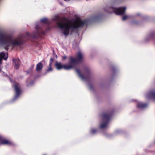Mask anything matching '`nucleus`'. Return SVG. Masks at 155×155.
Instances as JSON below:
<instances>
[{
  "mask_svg": "<svg viewBox=\"0 0 155 155\" xmlns=\"http://www.w3.org/2000/svg\"><path fill=\"white\" fill-rule=\"evenodd\" d=\"M20 38L18 37L14 38L12 36L8 35L4 37L3 38L0 40V45L4 46L5 49L6 47L11 45H18L20 43Z\"/></svg>",
  "mask_w": 155,
  "mask_h": 155,
  "instance_id": "nucleus-2",
  "label": "nucleus"
},
{
  "mask_svg": "<svg viewBox=\"0 0 155 155\" xmlns=\"http://www.w3.org/2000/svg\"><path fill=\"white\" fill-rule=\"evenodd\" d=\"M85 21L81 20L79 18H78L74 21H68L66 22H58L57 25L61 29V31L65 35H69L73 29L79 26L84 25Z\"/></svg>",
  "mask_w": 155,
  "mask_h": 155,
  "instance_id": "nucleus-1",
  "label": "nucleus"
},
{
  "mask_svg": "<svg viewBox=\"0 0 155 155\" xmlns=\"http://www.w3.org/2000/svg\"><path fill=\"white\" fill-rule=\"evenodd\" d=\"M51 63H50V64H49V66H50V67L48 69V70H47V71H52V68L51 67Z\"/></svg>",
  "mask_w": 155,
  "mask_h": 155,
  "instance_id": "nucleus-15",
  "label": "nucleus"
},
{
  "mask_svg": "<svg viewBox=\"0 0 155 155\" xmlns=\"http://www.w3.org/2000/svg\"><path fill=\"white\" fill-rule=\"evenodd\" d=\"M63 58L64 59H66V57H65V56L63 57Z\"/></svg>",
  "mask_w": 155,
  "mask_h": 155,
  "instance_id": "nucleus-18",
  "label": "nucleus"
},
{
  "mask_svg": "<svg viewBox=\"0 0 155 155\" xmlns=\"http://www.w3.org/2000/svg\"><path fill=\"white\" fill-rule=\"evenodd\" d=\"M0 64H1V61L2 58L5 60H6L8 57V54L7 53L5 54L3 52L0 53Z\"/></svg>",
  "mask_w": 155,
  "mask_h": 155,
  "instance_id": "nucleus-7",
  "label": "nucleus"
},
{
  "mask_svg": "<svg viewBox=\"0 0 155 155\" xmlns=\"http://www.w3.org/2000/svg\"><path fill=\"white\" fill-rule=\"evenodd\" d=\"M43 68V65L41 63H39L38 64L36 67V70L37 71H40Z\"/></svg>",
  "mask_w": 155,
  "mask_h": 155,
  "instance_id": "nucleus-8",
  "label": "nucleus"
},
{
  "mask_svg": "<svg viewBox=\"0 0 155 155\" xmlns=\"http://www.w3.org/2000/svg\"><path fill=\"white\" fill-rule=\"evenodd\" d=\"M57 69L59 70L62 69L69 70L73 68V66L71 64H63L61 62H56L55 64Z\"/></svg>",
  "mask_w": 155,
  "mask_h": 155,
  "instance_id": "nucleus-3",
  "label": "nucleus"
},
{
  "mask_svg": "<svg viewBox=\"0 0 155 155\" xmlns=\"http://www.w3.org/2000/svg\"><path fill=\"white\" fill-rule=\"evenodd\" d=\"M146 106V105L141 102L138 103L137 105V107L140 108H143L145 107Z\"/></svg>",
  "mask_w": 155,
  "mask_h": 155,
  "instance_id": "nucleus-10",
  "label": "nucleus"
},
{
  "mask_svg": "<svg viewBox=\"0 0 155 155\" xmlns=\"http://www.w3.org/2000/svg\"><path fill=\"white\" fill-rule=\"evenodd\" d=\"M96 130L95 129H92L91 130V132L92 133H94L95 132Z\"/></svg>",
  "mask_w": 155,
  "mask_h": 155,
  "instance_id": "nucleus-17",
  "label": "nucleus"
},
{
  "mask_svg": "<svg viewBox=\"0 0 155 155\" xmlns=\"http://www.w3.org/2000/svg\"><path fill=\"white\" fill-rule=\"evenodd\" d=\"M41 21L43 23H46L47 21V19L46 18H44L41 20Z\"/></svg>",
  "mask_w": 155,
  "mask_h": 155,
  "instance_id": "nucleus-14",
  "label": "nucleus"
},
{
  "mask_svg": "<svg viewBox=\"0 0 155 155\" xmlns=\"http://www.w3.org/2000/svg\"><path fill=\"white\" fill-rule=\"evenodd\" d=\"M129 16L128 15H125L123 16L122 19L123 20H126L129 18Z\"/></svg>",
  "mask_w": 155,
  "mask_h": 155,
  "instance_id": "nucleus-13",
  "label": "nucleus"
},
{
  "mask_svg": "<svg viewBox=\"0 0 155 155\" xmlns=\"http://www.w3.org/2000/svg\"><path fill=\"white\" fill-rule=\"evenodd\" d=\"M1 143L2 144H11V142L10 141L6 139H3L1 141Z\"/></svg>",
  "mask_w": 155,
  "mask_h": 155,
  "instance_id": "nucleus-11",
  "label": "nucleus"
},
{
  "mask_svg": "<svg viewBox=\"0 0 155 155\" xmlns=\"http://www.w3.org/2000/svg\"><path fill=\"white\" fill-rule=\"evenodd\" d=\"M84 59V56L80 52H78L77 55L75 59L71 58L70 59V63L73 66V64L77 62L80 61Z\"/></svg>",
  "mask_w": 155,
  "mask_h": 155,
  "instance_id": "nucleus-4",
  "label": "nucleus"
},
{
  "mask_svg": "<svg viewBox=\"0 0 155 155\" xmlns=\"http://www.w3.org/2000/svg\"><path fill=\"white\" fill-rule=\"evenodd\" d=\"M114 12L117 15H120L124 13L125 11L126 8H113Z\"/></svg>",
  "mask_w": 155,
  "mask_h": 155,
  "instance_id": "nucleus-5",
  "label": "nucleus"
},
{
  "mask_svg": "<svg viewBox=\"0 0 155 155\" xmlns=\"http://www.w3.org/2000/svg\"><path fill=\"white\" fill-rule=\"evenodd\" d=\"M19 60H16L15 63V68L16 69H18L19 67Z\"/></svg>",
  "mask_w": 155,
  "mask_h": 155,
  "instance_id": "nucleus-12",
  "label": "nucleus"
},
{
  "mask_svg": "<svg viewBox=\"0 0 155 155\" xmlns=\"http://www.w3.org/2000/svg\"><path fill=\"white\" fill-rule=\"evenodd\" d=\"M51 60L52 61H53V59L52 58H51Z\"/></svg>",
  "mask_w": 155,
  "mask_h": 155,
  "instance_id": "nucleus-20",
  "label": "nucleus"
},
{
  "mask_svg": "<svg viewBox=\"0 0 155 155\" xmlns=\"http://www.w3.org/2000/svg\"><path fill=\"white\" fill-rule=\"evenodd\" d=\"M65 1H67V0H64ZM68 1H69L70 0H67Z\"/></svg>",
  "mask_w": 155,
  "mask_h": 155,
  "instance_id": "nucleus-21",
  "label": "nucleus"
},
{
  "mask_svg": "<svg viewBox=\"0 0 155 155\" xmlns=\"http://www.w3.org/2000/svg\"><path fill=\"white\" fill-rule=\"evenodd\" d=\"M108 117L107 116H104L102 123L100 125V127L101 128H104L107 127V124Z\"/></svg>",
  "mask_w": 155,
  "mask_h": 155,
  "instance_id": "nucleus-6",
  "label": "nucleus"
},
{
  "mask_svg": "<svg viewBox=\"0 0 155 155\" xmlns=\"http://www.w3.org/2000/svg\"><path fill=\"white\" fill-rule=\"evenodd\" d=\"M26 34L27 35H28L29 34L27 32L26 33Z\"/></svg>",
  "mask_w": 155,
  "mask_h": 155,
  "instance_id": "nucleus-19",
  "label": "nucleus"
},
{
  "mask_svg": "<svg viewBox=\"0 0 155 155\" xmlns=\"http://www.w3.org/2000/svg\"><path fill=\"white\" fill-rule=\"evenodd\" d=\"M15 88L17 95H18L20 91V87L18 84H15Z\"/></svg>",
  "mask_w": 155,
  "mask_h": 155,
  "instance_id": "nucleus-9",
  "label": "nucleus"
},
{
  "mask_svg": "<svg viewBox=\"0 0 155 155\" xmlns=\"http://www.w3.org/2000/svg\"><path fill=\"white\" fill-rule=\"evenodd\" d=\"M77 73H78L79 75V77H80V78L81 79H83V75H82V74H81L80 73L78 70L77 71Z\"/></svg>",
  "mask_w": 155,
  "mask_h": 155,
  "instance_id": "nucleus-16",
  "label": "nucleus"
}]
</instances>
